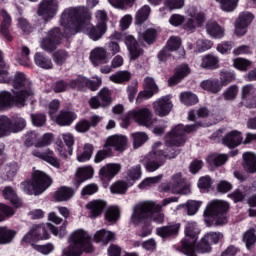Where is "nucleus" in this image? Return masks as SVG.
I'll list each match as a JSON object with an SVG mask.
<instances>
[{
  "instance_id": "obj_1",
  "label": "nucleus",
  "mask_w": 256,
  "mask_h": 256,
  "mask_svg": "<svg viewBox=\"0 0 256 256\" xmlns=\"http://www.w3.org/2000/svg\"><path fill=\"white\" fill-rule=\"evenodd\" d=\"M89 21H91V14L87 13L85 7L65 9L60 18V25L63 27L64 33L57 27L50 30L40 42L41 49L51 53L57 49V45L61 44L63 37H71L79 31L86 33L92 41H99L107 33V26L99 24L93 26Z\"/></svg>"
},
{
  "instance_id": "obj_2",
  "label": "nucleus",
  "mask_w": 256,
  "mask_h": 256,
  "mask_svg": "<svg viewBox=\"0 0 256 256\" xmlns=\"http://www.w3.org/2000/svg\"><path fill=\"white\" fill-rule=\"evenodd\" d=\"M198 127L199 125L197 124L187 126L179 124L175 126L166 136V145L170 147L169 153H165L161 150V142H155L152 145V151L144 159L146 171L153 173V171H157V169L165 163L166 159H175L179 150H175L173 147H181V145H184L185 134L193 133Z\"/></svg>"
},
{
  "instance_id": "obj_3",
  "label": "nucleus",
  "mask_w": 256,
  "mask_h": 256,
  "mask_svg": "<svg viewBox=\"0 0 256 256\" xmlns=\"http://www.w3.org/2000/svg\"><path fill=\"white\" fill-rule=\"evenodd\" d=\"M179 198L170 197L162 200L161 204H157L155 201H144L134 206L133 213L131 215V222L135 225L143 223L145 221H154V223H164L165 214H163V207H167L170 203H177Z\"/></svg>"
},
{
  "instance_id": "obj_4",
  "label": "nucleus",
  "mask_w": 256,
  "mask_h": 256,
  "mask_svg": "<svg viewBox=\"0 0 256 256\" xmlns=\"http://www.w3.org/2000/svg\"><path fill=\"white\" fill-rule=\"evenodd\" d=\"M85 253H93L91 236L84 229L74 231L70 236V245L66 247L62 256H81Z\"/></svg>"
},
{
  "instance_id": "obj_5",
  "label": "nucleus",
  "mask_w": 256,
  "mask_h": 256,
  "mask_svg": "<svg viewBox=\"0 0 256 256\" xmlns=\"http://www.w3.org/2000/svg\"><path fill=\"white\" fill-rule=\"evenodd\" d=\"M53 181L45 172L36 170L33 173L32 180L29 182H22L20 187L27 195H41L51 187Z\"/></svg>"
},
{
  "instance_id": "obj_6",
  "label": "nucleus",
  "mask_w": 256,
  "mask_h": 256,
  "mask_svg": "<svg viewBox=\"0 0 256 256\" xmlns=\"http://www.w3.org/2000/svg\"><path fill=\"white\" fill-rule=\"evenodd\" d=\"M229 211V204L223 200L210 201L205 210L204 217L214 219L215 225H225L227 223V213Z\"/></svg>"
},
{
  "instance_id": "obj_7",
  "label": "nucleus",
  "mask_w": 256,
  "mask_h": 256,
  "mask_svg": "<svg viewBox=\"0 0 256 256\" xmlns=\"http://www.w3.org/2000/svg\"><path fill=\"white\" fill-rule=\"evenodd\" d=\"M9 84L14 87V90L12 91L19 95L24 103L29 97L35 95L33 84L27 79V76H25L23 72H16L13 79H10Z\"/></svg>"
},
{
  "instance_id": "obj_8",
  "label": "nucleus",
  "mask_w": 256,
  "mask_h": 256,
  "mask_svg": "<svg viewBox=\"0 0 256 256\" xmlns=\"http://www.w3.org/2000/svg\"><path fill=\"white\" fill-rule=\"evenodd\" d=\"M131 119H133L135 123H138V125H143L144 127H151V125L155 123L153 112L149 108H139L129 111L122 120L121 127H129Z\"/></svg>"
},
{
  "instance_id": "obj_9",
  "label": "nucleus",
  "mask_w": 256,
  "mask_h": 256,
  "mask_svg": "<svg viewBox=\"0 0 256 256\" xmlns=\"http://www.w3.org/2000/svg\"><path fill=\"white\" fill-rule=\"evenodd\" d=\"M185 237L182 240L181 252L187 256H195V243L199 235V227L196 222H187L185 226Z\"/></svg>"
},
{
  "instance_id": "obj_10",
  "label": "nucleus",
  "mask_w": 256,
  "mask_h": 256,
  "mask_svg": "<svg viewBox=\"0 0 256 256\" xmlns=\"http://www.w3.org/2000/svg\"><path fill=\"white\" fill-rule=\"evenodd\" d=\"M47 229H49L47 228V224L33 225L28 233L23 236L21 240L22 245H29V243H35L37 241H47L49 239Z\"/></svg>"
},
{
  "instance_id": "obj_11",
  "label": "nucleus",
  "mask_w": 256,
  "mask_h": 256,
  "mask_svg": "<svg viewBox=\"0 0 256 256\" xmlns=\"http://www.w3.org/2000/svg\"><path fill=\"white\" fill-rule=\"evenodd\" d=\"M17 105L18 107H25V102L20 95H17L14 91L9 92L7 90L0 91V113L7 111Z\"/></svg>"
},
{
  "instance_id": "obj_12",
  "label": "nucleus",
  "mask_w": 256,
  "mask_h": 256,
  "mask_svg": "<svg viewBox=\"0 0 256 256\" xmlns=\"http://www.w3.org/2000/svg\"><path fill=\"white\" fill-rule=\"evenodd\" d=\"M59 11L57 0H42L38 6L37 14L45 21H51Z\"/></svg>"
},
{
  "instance_id": "obj_13",
  "label": "nucleus",
  "mask_w": 256,
  "mask_h": 256,
  "mask_svg": "<svg viewBox=\"0 0 256 256\" xmlns=\"http://www.w3.org/2000/svg\"><path fill=\"white\" fill-rule=\"evenodd\" d=\"M113 103V97L111 90L109 88H102L97 96L92 97L89 100V105L92 109H99L100 107L105 108L109 107Z\"/></svg>"
},
{
  "instance_id": "obj_14",
  "label": "nucleus",
  "mask_w": 256,
  "mask_h": 256,
  "mask_svg": "<svg viewBox=\"0 0 256 256\" xmlns=\"http://www.w3.org/2000/svg\"><path fill=\"white\" fill-rule=\"evenodd\" d=\"M184 182L183 175L180 172L176 173L171 177L169 183L161 184L160 191H164V193H173L174 195H185V192L181 190Z\"/></svg>"
},
{
  "instance_id": "obj_15",
  "label": "nucleus",
  "mask_w": 256,
  "mask_h": 256,
  "mask_svg": "<svg viewBox=\"0 0 256 256\" xmlns=\"http://www.w3.org/2000/svg\"><path fill=\"white\" fill-rule=\"evenodd\" d=\"M223 233L221 232H208L201 239L197 246L199 253H209L212 245H217L220 241H223Z\"/></svg>"
},
{
  "instance_id": "obj_16",
  "label": "nucleus",
  "mask_w": 256,
  "mask_h": 256,
  "mask_svg": "<svg viewBox=\"0 0 256 256\" xmlns=\"http://www.w3.org/2000/svg\"><path fill=\"white\" fill-rule=\"evenodd\" d=\"M186 13L189 18L185 22V27L189 31H195L197 27H201V25L205 23V14H203V12L198 11L196 7H189Z\"/></svg>"
},
{
  "instance_id": "obj_17",
  "label": "nucleus",
  "mask_w": 256,
  "mask_h": 256,
  "mask_svg": "<svg viewBox=\"0 0 256 256\" xmlns=\"http://www.w3.org/2000/svg\"><path fill=\"white\" fill-rule=\"evenodd\" d=\"M0 120L4 123L3 127L6 130L5 137H9L11 133H19L27 127V121L25 118L18 117L14 121H11L7 116H0Z\"/></svg>"
},
{
  "instance_id": "obj_18",
  "label": "nucleus",
  "mask_w": 256,
  "mask_h": 256,
  "mask_svg": "<svg viewBox=\"0 0 256 256\" xmlns=\"http://www.w3.org/2000/svg\"><path fill=\"white\" fill-rule=\"evenodd\" d=\"M154 113L158 117H167L171 110L173 109V102L171 101V96H163L153 102Z\"/></svg>"
},
{
  "instance_id": "obj_19",
  "label": "nucleus",
  "mask_w": 256,
  "mask_h": 256,
  "mask_svg": "<svg viewBox=\"0 0 256 256\" xmlns=\"http://www.w3.org/2000/svg\"><path fill=\"white\" fill-rule=\"evenodd\" d=\"M254 16L251 12H241L235 22V33L238 37H243L247 33V28L253 22Z\"/></svg>"
},
{
  "instance_id": "obj_20",
  "label": "nucleus",
  "mask_w": 256,
  "mask_h": 256,
  "mask_svg": "<svg viewBox=\"0 0 256 256\" xmlns=\"http://www.w3.org/2000/svg\"><path fill=\"white\" fill-rule=\"evenodd\" d=\"M121 171V164L108 163L102 166L99 170V177L101 181H111L115 175Z\"/></svg>"
},
{
  "instance_id": "obj_21",
  "label": "nucleus",
  "mask_w": 256,
  "mask_h": 256,
  "mask_svg": "<svg viewBox=\"0 0 256 256\" xmlns=\"http://www.w3.org/2000/svg\"><path fill=\"white\" fill-rule=\"evenodd\" d=\"M124 43L130 53V59H132V61H135V59L143 55V50L133 35H127L124 39Z\"/></svg>"
},
{
  "instance_id": "obj_22",
  "label": "nucleus",
  "mask_w": 256,
  "mask_h": 256,
  "mask_svg": "<svg viewBox=\"0 0 256 256\" xmlns=\"http://www.w3.org/2000/svg\"><path fill=\"white\" fill-rule=\"evenodd\" d=\"M33 157H37L38 159H42V161H46L52 165V167H56L58 169L60 163L57 157H55V153L51 149H46L44 151L35 149L32 151Z\"/></svg>"
},
{
  "instance_id": "obj_23",
  "label": "nucleus",
  "mask_w": 256,
  "mask_h": 256,
  "mask_svg": "<svg viewBox=\"0 0 256 256\" xmlns=\"http://www.w3.org/2000/svg\"><path fill=\"white\" fill-rule=\"evenodd\" d=\"M106 145L108 147H113L115 151L123 153V151L127 149V136L118 134L109 136L106 140Z\"/></svg>"
},
{
  "instance_id": "obj_24",
  "label": "nucleus",
  "mask_w": 256,
  "mask_h": 256,
  "mask_svg": "<svg viewBox=\"0 0 256 256\" xmlns=\"http://www.w3.org/2000/svg\"><path fill=\"white\" fill-rule=\"evenodd\" d=\"M191 74V68H189V65L182 64L176 67L174 75L168 80V85L173 87V85H177L178 83H181L187 75Z\"/></svg>"
},
{
  "instance_id": "obj_25",
  "label": "nucleus",
  "mask_w": 256,
  "mask_h": 256,
  "mask_svg": "<svg viewBox=\"0 0 256 256\" xmlns=\"http://www.w3.org/2000/svg\"><path fill=\"white\" fill-rule=\"evenodd\" d=\"M222 141L229 149H235V147H239V145L243 143V134L238 130H233L228 132Z\"/></svg>"
},
{
  "instance_id": "obj_26",
  "label": "nucleus",
  "mask_w": 256,
  "mask_h": 256,
  "mask_svg": "<svg viewBox=\"0 0 256 256\" xmlns=\"http://www.w3.org/2000/svg\"><path fill=\"white\" fill-rule=\"evenodd\" d=\"M107 207L105 200H92L86 204L91 219H97L103 213V209Z\"/></svg>"
},
{
  "instance_id": "obj_27",
  "label": "nucleus",
  "mask_w": 256,
  "mask_h": 256,
  "mask_svg": "<svg viewBox=\"0 0 256 256\" xmlns=\"http://www.w3.org/2000/svg\"><path fill=\"white\" fill-rule=\"evenodd\" d=\"M89 59L94 67L107 63V50L103 47H96L90 52Z\"/></svg>"
},
{
  "instance_id": "obj_28",
  "label": "nucleus",
  "mask_w": 256,
  "mask_h": 256,
  "mask_svg": "<svg viewBox=\"0 0 256 256\" xmlns=\"http://www.w3.org/2000/svg\"><path fill=\"white\" fill-rule=\"evenodd\" d=\"M0 17H2V24L0 28L1 35L6 39V41H13V36H11V16L5 10L0 11Z\"/></svg>"
},
{
  "instance_id": "obj_29",
  "label": "nucleus",
  "mask_w": 256,
  "mask_h": 256,
  "mask_svg": "<svg viewBox=\"0 0 256 256\" xmlns=\"http://www.w3.org/2000/svg\"><path fill=\"white\" fill-rule=\"evenodd\" d=\"M76 187H79L81 183H85V181L89 179H93V175H95V170L91 166L79 167L76 170Z\"/></svg>"
},
{
  "instance_id": "obj_30",
  "label": "nucleus",
  "mask_w": 256,
  "mask_h": 256,
  "mask_svg": "<svg viewBox=\"0 0 256 256\" xmlns=\"http://www.w3.org/2000/svg\"><path fill=\"white\" fill-rule=\"evenodd\" d=\"M206 32L212 39H223V37H225V29L213 20L207 22Z\"/></svg>"
},
{
  "instance_id": "obj_31",
  "label": "nucleus",
  "mask_w": 256,
  "mask_h": 256,
  "mask_svg": "<svg viewBox=\"0 0 256 256\" xmlns=\"http://www.w3.org/2000/svg\"><path fill=\"white\" fill-rule=\"evenodd\" d=\"M164 7L160 8V15L165 17L169 11L183 9L185 7V0H164Z\"/></svg>"
},
{
  "instance_id": "obj_32",
  "label": "nucleus",
  "mask_w": 256,
  "mask_h": 256,
  "mask_svg": "<svg viewBox=\"0 0 256 256\" xmlns=\"http://www.w3.org/2000/svg\"><path fill=\"white\" fill-rule=\"evenodd\" d=\"M2 195L4 199L10 201V203H12V205L16 208L23 206V201H21L19 196H17V192L15 191V189H13V187L6 186L2 191Z\"/></svg>"
},
{
  "instance_id": "obj_33",
  "label": "nucleus",
  "mask_w": 256,
  "mask_h": 256,
  "mask_svg": "<svg viewBox=\"0 0 256 256\" xmlns=\"http://www.w3.org/2000/svg\"><path fill=\"white\" fill-rule=\"evenodd\" d=\"M179 229H181V224L175 223L172 225L157 228L156 233L157 235H159V237L165 239L167 237H173V235H177V233H179Z\"/></svg>"
},
{
  "instance_id": "obj_34",
  "label": "nucleus",
  "mask_w": 256,
  "mask_h": 256,
  "mask_svg": "<svg viewBox=\"0 0 256 256\" xmlns=\"http://www.w3.org/2000/svg\"><path fill=\"white\" fill-rule=\"evenodd\" d=\"M243 167L247 173H256V155L253 152L243 154Z\"/></svg>"
},
{
  "instance_id": "obj_35",
  "label": "nucleus",
  "mask_w": 256,
  "mask_h": 256,
  "mask_svg": "<svg viewBox=\"0 0 256 256\" xmlns=\"http://www.w3.org/2000/svg\"><path fill=\"white\" fill-rule=\"evenodd\" d=\"M16 235L17 231L9 229L7 226H0V245L13 243V239H15Z\"/></svg>"
},
{
  "instance_id": "obj_36",
  "label": "nucleus",
  "mask_w": 256,
  "mask_h": 256,
  "mask_svg": "<svg viewBox=\"0 0 256 256\" xmlns=\"http://www.w3.org/2000/svg\"><path fill=\"white\" fill-rule=\"evenodd\" d=\"M201 87L204 91H209L210 93H219L223 88L219 79H208L201 82Z\"/></svg>"
},
{
  "instance_id": "obj_37",
  "label": "nucleus",
  "mask_w": 256,
  "mask_h": 256,
  "mask_svg": "<svg viewBox=\"0 0 256 256\" xmlns=\"http://www.w3.org/2000/svg\"><path fill=\"white\" fill-rule=\"evenodd\" d=\"M109 80L117 85H123L131 81V72L129 71H118L109 76Z\"/></svg>"
},
{
  "instance_id": "obj_38",
  "label": "nucleus",
  "mask_w": 256,
  "mask_h": 256,
  "mask_svg": "<svg viewBox=\"0 0 256 256\" xmlns=\"http://www.w3.org/2000/svg\"><path fill=\"white\" fill-rule=\"evenodd\" d=\"M74 195L75 192L72 188L62 186L55 192L54 198L56 201H69Z\"/></svg>"
},
{
  "instance_id": "obj_39",
  "label": "nucleus",
  "mask_w": 256,
  "mask_h": 256,
  "mask_svg": "<svg viewBox=\"0 0 256 256\" xmlns=\"http://www.w3.org/2000/svg\"><path fill=\"white\" fill-rule=\"evenodd\" d=\"M201 67L203 69H219V57L208 54L202 58Z\"/></svg>"
},
{
  "instance_id": "obj_40",
  "label": "nucleus",
  "mask_w": 256,
  "mask_h": 256,
  "mask_svg": "<svg viewBox=\"0 0 256 256\" xmlns=\"http://www.w3.org/2000/svg\"><path fill=\"white\" fill-rule=\"evenodd\" d=\"M113 239H115V233L107 230L97 231L94 235V241H96V243H103L104 245H107V243L113 241Z\"/></svg>"
},
{
  "instance_id": "obj_41",
  "label": "nucleus",
  "mask_w": 256,
  "mask_h": 256,
  "mask_svg": "<svg viewBox=\"0 0 256 256\" xmlns=\"http://www.w3.org/2000/svg\"><path fill=\"white\" fill-rule=\"evenodd\" d=\"M34 62L37 67L41 69H53V62L50 58H47L40 52H37L34 56Z\"/></svg>"
},
{
  "instance_id": "obj_42",
  "label": "nucleus",
  "mask_w": 256,
  "mask_h": 256,
  "mask_svg": "<svg viewBox=\"0 0 256 256\" xmlns=\"http://www.w3.org/2000/svg\"><path fill=\"white\" fill-rule=\"evenodd\" d=\"M75 119H77L75 113L61 112L60 115L56 118V123L62 127H65L67 125H71Z\"/></svg>"
},
{
  "instance_id": "obj_43",
  "label": "nucleus",
  "mask_w": 256,
  "mask_h": 256,
  "mask_svg": "<svg viewBox=\"0 0 256 256\" xmlns=\"http://www.w3.org/2000/svg\"><path fill=\"white\" fill-rule=\"evenodd\" d=\"M19 171V165L17 163L7 164L4 168L3 179L4 181H13Z\"/></svg>"
},
{
  "instance_id": "obj_44",
  "label": "nucleus",
  "mask_w": 256,
  "mask_h": 256,
  "mask_svg": "<svg viewBox=\"0 0 256 256\" xmlns=\"http://www.w3.org/2000/svg\"><path fill=\"white\" fill-rule=\"evenodd\" d=\"M216 2L219 3L220 9L224 13H233L239 5V0H216Z\"/></svg>"
},
{
  "instance_id": "obj_45",
  "label": "nucleus",
  "mask_w": 256,
  "mask_h": 256,
  "mask_svg": "<svg viewBox=\"0 0 256 256\" xmlns=\"http://www.w3.org/2000/svg\"><path fill=\"white\" fill-rule=\"evenodd\" d=\"M227 159L228 157L225 154H211L207 157V163L214 167H221V165H225Z\"/></svg>"
},
{
  "instance_id": "obj_46",
  "label": "nucleus",
  "mask_w": 256,
  "mask_h": 256,
  "mask_svg": "<svg viewBox=\"0 0 256 256\" xmlns=\"http://www.w3.org/2000/svg\"><path fill=\"white\" fill-rule=\"evenodd\" d=\"M150 14H151V7H149V5H144L136 13V17H135L136 24L141 25V23H144V21H147V19H149Z\"/></svg>"
},
{
  "instance_id": "obj_47",
  "label": "nucleus",
  "mask_w": 256,
  "mask_h": 256,
  "mask_svg": "<svg viewBox=\"0 0 256 256\" xmlns=\"http://www.w3.org/2000/svg\"><path fill=\"white\" fill-rule=\"evenodd\" d=\"M237 95H239V86L237 85L229 86L222 93L224 101H235V99H237Z\"/></svg>"
},
{
  "instance_id": "obj_48",
  "label": "nucleus",
  "mask_w": 256,
  "mask_h": 256,
  "mask_svg": "<svg viewBox=\"0 0 256 256\" xmlns=\"http://www.w3.org/2000/svg\"><path fill=\"white\" fill-rule=\"evenodd\" d=\"M180 101L187 106L197 105V103H199V98L191 92H182L180 94Z\"/></svg>"
},
{
  "instance_id": "obj_49",
  "label": "nucleus",
  "mask_w": 256,
  "mask_h": 256,
  "mask_svg": "<svg viewBox=\"0 0 256 256\" xmlns=\"http://www.w3.org/2000/svg\"><path fill=\"white\" fill-rule=\"evenodd\" d=\"M127 181H132L130 185H133L135 181L141 179V165L134 166L127 171Z\"/></svg>"
},
{
  "instance_id": "obj_50",
  "label": "nucleus",
  "mask_w": 256,
  "mask_h": 256,
  "mask_svg": "<svg viewBox=\"0 0 256 256\" xmlns=\"http://www.w3.org/2000/svg\"><path fill=\"white\" fill-rule=\"evenodd\" d=\"M243 242L245 243L247 249H251V247L255 245L256 243L255 228H250L244 233Z\"/></svg>"
},
{
  "instance_id": "obj_51",
  "label": "nucleus",
  "mask_w": 256,
  "mask_h": 256,
  "mask_svg": "<svg viewBox=\"0 0 256 256\" xmlns=\"http://www.w3.org/2000/svg\"><path fill=\"white\" fill-rule=\"evenodd\" d=\"M120 210L117 206L110 207L105 214V219L108 223H117L119 221Z\"/></svg>"
},
{
  "instance_id": "obj_52",
  "label": "nucleus",
  "mask_w": 256,
  "mask_h": 256,
  "mask_svg": "<svg viewBox=\"0 0 256 256\" xmlns=\"http://www.w3.org/2000/svg\"><path fill=\"white\" fill-rule=\"evenodd\" d=\"M53 134L46 133L42 137L39 136L38 141L35 143V147L37 149H41L43 147H49L51 143H53Z\"/></svg>"
},
{
  "instance_id": "obj_53",
  "label": "nucleus",
  "mask_w": 256,
  "mask_h": 256,
  "mask_svg": "<svg viewBox=\"0 0 256 256\" xmlns=\"http://www.w3.org/2000/svg\"><path fill=\"white\" fill-rule=\"evenodd\" d=\"M132 139H133L134 149H139L141 145L147 142V139H149V137L144 132H136L132 134Z\"/></svg>"
},
{
  "instance_id": "obj_54",
  "label": "nucleus",
  "mask_w": 256,
  "mask_h": 256,
  "mask_svg": "<svg viewBox=\"0 0 256 256\" xmlns=\"http://www.w3.org/2000/svg\"><path fill=\"white\" fill-rule=\"evenodd\" d=\"M92 156L93 146L91 144H85L83 153L77 156V161H79V163H85V161H89Z\"/></svg>"
},
{
  "instance_id": "obj_55",
  "label": "nucleus",
  "mask_w": 256,
  "mask_h": 256,
  "mask_svg": "<svg viewBox=\"0 0 256 256\" xmlns=\"http://www.w3.org/2000/svg\"><path fill=\"white\" fill-rule=\"evenodd\" d=\"M15 215V210L10 206L0 203V223L9 219V217H13Z\"/></svg>"
},
{
  "instance_id": "obj_56",
  "label": "nucleus",
  "mask_w": 256,
  "mask_h": 256,
  "mask_svg": "<svg viewBox=\"0 0 256 256\" xmlns=\"http://www.w3.org/2000/svg\"><path fill=\"white\" fill-rule=\"evenodd\" d=\"M201 205V201L190 200L186 204L180 205V207H186L188 215H195Z\"/></svg>"
},
{
  "instance_id": "obj_57",
  "label": "nucleus",
  "mask_w": 256,
  "mask_h": 256,
  "mask_svg": "<svg viewBox=\"0 0 256 256\" xmlns=\"http://www.w3.org/2000/svg\"><path fill=\"white\" fill-rule=\"evenodd\" d=\"M251 65L252 62L245 58H236L233 62V66L235 69H238V71H247Z\"/></svg>"
},
{
  "instance_id": "obj_58",
  "label": "nucleus",
  "mask_w": 256,
  "mask_h": 256,
  "mask_svg": "<svg viewBox=\"0 0 256 256\" xmlns=\"http://www.w3.org/2000/svg\"><path fill=\"white\" fill-rule=\"evenodd\" d=\"M112 153L113 152L111 151V148L105 145L103 150H100L96 153L94 158L95 163H101L102 161H105L107 157H111Z\"/></svg>"
},
{
  "instance_id": "obj_59",
  "label": "nucleus",
  "mask_w": 256,
  "mask_h": 256,
  "mask_svg": "<svg viewBox=\"0 0 256 256\" xmlns=\"http://www.w3.org/2000/svg\"><path fill=\"white\" fill-rule=\"evenodd\" d=\"M47 229H49L55 237H59L60 239H63V237L67 235V225L65 224H63L59 230L57 227L53 226V224H47Z\"/></svg>"
},
{
  "instance_id": "obj_60",
  "label": "nucleus",
  "mask_w": 256,
  "mask_h": 256,
  "mask_svg": "<svg viewBox=\"0 0 256 256\" xmlns=\"http://www.w3.org/2000/svg\"><path fill=\"white\" fill-rule=\"evenodd\" d=\"M130 186L131 184L118 181L111 186L110 190L111 193H118L120 195H123V193H126L127 189H129Z\"/></svg>"
},
{
  "instance_id": "obj_61",
  "label": "nucleus",
  "mask_w": 256,
  "mask_h": 256,
  "mask_svg": "<svg viewBox=\"0 0 256 256\" xmlns=\"http://www.w3.org/2000/svg\"><path fill=\"white\" fill-rule=\"evenodd\" d=\"M230 197L233 199L235 203H239L247 197V191H245L244 186H240L237 190H235Z\"/></svg>"
},
{
  "instance_id": "obj_62",
  "label": "nucleus",
  "mask_w": 256,
  "mask_h": 256,
  "mask_svg": "<svg viewBox=\"0 0 256 256\" xmlns=\"http://www.w3.org/2000/svg\"><path fill=\"white\" fill-rule=\"evenodd\" d=\"M232 81H235V74L225 71L220 72V85H222V88L227 87Z\"/></svg>"
},
{
  "instance_id": "obj_63",
  "label": "nucleus",
  "mask_w": 256,
  "mask_h": 256,
  "mask_svg": "<svg viewBox=\"0 0 256 256\" xmlns=\"http://www.w3.org/2000/svg\"><path fill=\"white\" fill-rule=\"evenodd\" d=\"M53 59L56 65H62L67 61V59H69V53L64 50H59L53 54Z\"/></svg>"
},
{
  "instance_id": "obj_64",
  "label": "nucleus",
  "mask_w": 256,
  "mask_h": 256,
  "mask_svg": "<svg viewBox=\"0 0 256 256\" xmlns=\"http://www.w3.org/2000/svg\"><path fill=\"white\" fill-rule=\"evenodd\" d=\"M242 101L245 99H252L256 95V89L253 85H245L242 87Z\"/></svg>"
}]
</instances>
